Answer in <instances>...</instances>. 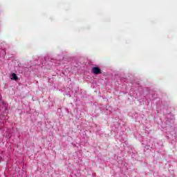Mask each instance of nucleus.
<instances>
[{
    "instance_id": "1",
    "label": "nucleus",
    "mask_w": 177,
    "mask_h": 177,
    "mask_svg": "<svg viewBox=\"0 0 177 177\" xmlns=\"http://www.w3.org/2000/svg\"><path fill=\"white\" fill-rule=\"evenodd\" d=\"M92 72L93 73V74H95L97 75L99 74H102V70H100L99 67H93L92 68Z\"/></svg>"
},
{
    "instance_id": "2",
    "label": "nucleus",
    "mask_w": 177,
    "mask_h": 177,
    "mask_svg": "<svg viewBox=\"0 0 177 177\" xmlns=\"http://www.w3.org/2000/svg\"><path fill=\"white\" fill-rule=\"evenodd\" d=\"M17 75H16V73L12 74L11 80H13L14 81H17Z\"/></svg>"
}]
</instances>
